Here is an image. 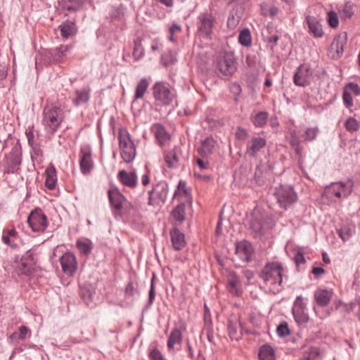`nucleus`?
<instances>
[{"mask_svg": "<svg viewBox=\"0 0 360 360\" xmlns=\"http://www.w3.org/2000/svg\"><path fill=\"white\" fill-rule=\"evenodd\" d=\"M283 271L282 264L273 262L267 263L260 274V277L269 288V291L273 293H276L280 290Z\"/></svg>", "mask_w": 360, "mask_h": 360, "instance_id": "f257e3e1", "label": "nucleus"}, {"mask_svg": "<svg viewBox=\"0 0 360 360\" xmlns=\"http://www.w3.org/2000/svg\"><path fill=\"white\" fill-rule=\"evenodd\" d=\"M64 114L58 106L46 105L43 110L41 123L45 131L51 134H54L62 123Z\"/></svg>", "mask_w": 360, "mask_h": 360, "instance_id": "f03ea898", "label": "nucleus"}, {"mask_svg": "<svg viewBox=\"0 0 360 360\" xmlns=\"http://www.w3.org/2000/svg\"><path fill=\"white\" fill-rule=\"evenodd\" d=\"M352 188L353 184L351 181L335 182L326 187L323 198L327 199L328 202H335L347 198L351 194Z\"/></svg>", "mask_w": 360, "mask_h": 360, "instance_id": "7ed1b4c3", "label": "nucleus"}, {"mask_svg": "<svg viewBox=\"0 0 360 360\" xmlns=\"http://www.w3.org/2000/svg\"><path fill=\"white\" fill-rule=\"evenodd\" d=\"M153 94L155 101L162 105H171L176 97L175 90L162 82H155L153 86Z\"/></svg>", "mask_w": 360, "mask_h": 360, "instance_id": "20e7f679", "label": "nucleus"}, {"mask_svg": "<svg viewBox=\"0 0 360 360\" xmlns=\"http://www.w3.org/2000/svg\"><path fill=\"white\" fill-rule=\"evenodd\" d=\"M119 146L123 160L127 163L132 162L136 156V148L129 132L123 128L119 131Z\"/></svg>", "mask_w": 360, "mask_h": 360, "instance_id": "39448f33", "label": "nucleus"}, {"mask_svg": "<svg viewBox=\"0 0 360 360\" xmlns=\"http://www.w3.org/2000/svg\"><path fill=\"white\" fill-rule=\"evenodd\" d=\"M13 268L18 275L30 276L34 273L35 262L32 253L27 251L20 259H15Z\"/></svg>", "mask_w": 360, "mask_h": 360, "instance_id": "423d86ee", "label": "nucleus"}, {"mask_svg": "<svg viewBox=\"0 0 360 360\" xmlns=\"http://www.w3.org/2000/svg\"><path fill=\"white\" fill-rule=\"evenodd\" d=\"M275 195L281 207L286 210L297 200V194L290 186H280L275 192Z\"/></svg>", "mask_w": 360, "mask_h": 360, "instance_id": "0eeeda50", "label": "nucleus"}, {"mask_svg": "<svg viewBox=\"0 0 360 360\" xmlns=\"http://www.w3.org/2000/svg\"><path fill=\"white\" fill-rule=\"evenodd\" d=\"M27 223L32 231L37 233H43L49 224L47 217L41 209H35L31 212Z\"/></svg>", "mask_w": 360, "mask_h": 360, "instance_id": "6e6552de", "label": "nucleus"}, {"mask_svg": "<svg viewBox=\"0 0 360 360\" xmlns=\"http://www.w3.org/2000/svg\"><path fill=\"white\" fill-rule=\"evenodd\" d=\"M20 163L21 150L18 146H15L8 155H6L3 160L4 172L7 174L15 172L18 170Z\"/></svg>", "mask_w": 360, "mask_h": 360, "instance_id": "1a4fd4ad", "label": "nucleus"}, {"mask_svg": "<svg viewBox=\"0 0 360 360\" xmlns=\"http://www.w3.org/2000/svg\"><path fill=\"white\" fill-rule=\"evenodd\" d=\"M108 195L110 203L116 214H121L122 210H127L131 207L118 188L115 187L110 188L108 191Z\"/></svg>", "mask_w": 360, "mask_h": 360, "instance_id": "9d476101", "label": "nucleus"}, {"mask_svg": "<svg viewBox=\"0 0 360 360\" xmlns=\"http://www.w3.org/2000/svg\"><path fill=\"white\" fill-rule=\"evenodd\" d=\"M216 63L217 70L224 76L231 75L236 70L235 58L231 53L227 52L219 56Z\"/></svg>", "mask_w": 360, "mask_h": 360, "instance_id": "9b49d317", "label": "nucleus"}, {"mask_svg": "<svg viewBox=\"0 0 360 360\" xmlns=\"http://www.w3.org/2000/svg\"><path fill=\"white\" fill-rule=\"evenodd\" d=\"M168 193V188L165 183L157 184L149 192L148 205L157 207L164 203Z\"/></svg>", "mask_w": 360, "mask_h": 360, "instance_id": "f8f14e48", "label": "nucleus"}, {"mask_svg": "<svg viewBox=\"0 0 360 360\" xmlns=\"http://www.w3.org/2000/svg\"><path fill=\"white\" fill-rule=\"evenodd\" d=\"M312 78V70L307 65H302L294 75L293 82L299 86H306L310 84Z\"/></svg>", "mask_w": 360, "mask_h": 360, "instance_id": "ddd939ff", "label": "nucleus"}, {"mask_svg": "<svg viewBox=\"0 0 360 360\" xmlns=\"http://www.w3.org/2000/svg\"><path fill=\"white\" fill-rule=\"evenodd\" d=\"M60 265L63 272L72 276L77 269V262L75 255L70 252H65L60 259Z\"/></svg>", "mask_w": 360, "mask_h": 360, "instance_id": "4468645a", "label": "nucleus"}, {"mask_svg": "<svg viewBox=\"0 0 360 360\" xmlns=\"http://www.w3.org/2000/svg\"><path fill=\"white\" fill-rule=\"evenodd\" d=\"M198 30L206 37H210L212 33L214 18L211 14L202 13L198 17Z\"/></svg>", "mask_w": 360, "mask_h": 360, "instance_id": "2eb2a0df", "label": "nucleus"}, {"mask_svg": "<svg viewBox=\"0 0 360 360\" xmlns=\"http://www.w3.org/2000/svg\"><path fill=\"white\" fill-rule=\"evenodd\" d=\"M79 155V166L82 174H89L93 169V161L90 149L88 148H82Z\"/></svg>", "mask_w": 360, "mask_h": 360, "instance_id": "dca6fc26", "label": "nucleus"}, {"mask_svg": "<svg viewBox=\"0 0 360 360\" xmlns=\"http://www.w3.org/2000/svg\"><path fill=\"white\" fill-rule=\"evenodd\" d=\"M186 330V326L182 325L179 328H174L167 340V347L169 350L174 349L176 345H180L182 342V333Z\"/></svg>", "mask_w": 360, "mask_h": 360, "instance_id": "f3484780", "label": "nucleus"}, {"mask_svg": "<svg viewBox=\"0 0 360 360\" xmlns=\"http://www.w3.org/2000/svg\"><path fill=\"white\" fill-rule=\"evenodd\" d=\"M252 252V246L249 242L243 240L236 244V253L241 259L248 262L250 259Z\"/></svg>", "mask_w": 360, "mask_h": 360, "instance_id": "a211bd4d", "label": "nucleus"}, {"mask_svg": "<svg viewBox=\"0 0 360 360\" xmlns=\"http://www.w3.org/2000/svg\"><path fill=\"white\" fill-rule=\"evenodd\" d=\"M174 199H176L181 203L190 202L191 200V195L189 189L186 187V184L184 181L181 180L179 182L177 189L174 193Z\"/></svg>", "mask_w": 360, "mask_h": 360, "instance_id": "6ab92c4d", "label": "nucleus"}, {"mask_svg": "<svg viewBox=\"0 0 360 360\" xmlns=\"http://www.w3.org/2000/svg\"><path fill=\"white\" fill-rule=\"evenodd\" d=\"M266 146V140L259 136L252 137L247 145V153L251 156H256L257 153Z\"/></svg>", "mask_w": 360, "mask_h": 360, "instance_id": "aec40b11", "label": "nucleus"}, {"mask_svg": "<svg viewBox=\"0 0 360 360\" xmlns=\"http://www.w3.org/2000/svg\"><path fill=\"white\" fill-rule=\"evenodd\" d=\"M151 131L161 146L166 145L170 139V135L166 131L165 127L160 124H154L151 127Z\"/></svg>", "mask_w": 360, "mask_h": 360, "instance_id": "412c9836", "label": "nucleus"}, {"mask_svg": "<svg viewBox=\"0 0 360 360\" xmlns=\"http://www.w3.org/2000/svg\"><path fill=\"white\" fill-rule=\"evenodd\" d=\"M171 240L172 243V246L176 250H182L186 245L185 236L183 233H181L176 228H174L170 231Z\"/></svg>", "mask_w": 360, "mask_h": 360, "instance_id": "4be33fe9", "label": "nucleus"}, {"mask_svg": "<svg viewBox=\"0 0 360 360\" xmlns=\"http://www.w3.org/2000/svg\"><path fill=\"white\" fill-rule=\"evenodd\" d=\"M120 181L124 186L134 188L137 184V178L134 172H127L125 170H121L117 174Z\"/></svg>", "mask_w": 360, "mask_h": 360, "instance_id": "5701e85b", "label": "nucleus"}, {"mask_svg": "<svg viewBox=\"0 0 360 360\" xmlns=\"http://www.w3.org/2000/svg\"><path fill=\"white\" fill-rule=\"evenodd\" d=\"M306 21L308 25L309 32L314 37H321L323 34L322 26L319 21L314 16L308 15L306 17Z\"/></svg>", "mask_w": 360, "mask_h": 360, "instance_id": "b1692460", "label": "nucleus"}, {"mask_svg": "<svg viewBox=\"0 0 360 360\" xmlns=\"http://www.w3.org/2000/svg\"><path fill=\"white\" fill-rule=\"evenodd\" d=\"M63 38L68 39L74 36L77 32V27L75 22L70 20H65L58 27Z\"/></svg>", "mask_w": 360, "mask_h": 360, "instance_id": "393cba45", "label": "nucleus"}, {"mask_svg": "<svg viewBox=\"0 0 360 360\" xmlns=\"http://www.w3.org/2000/svg\"><path fill=\"white\" fill-rule=\"evenodd\" d=\"M86 0H59L58 3L63 10L69 13L79 11Z\"/></svg>", "mask_w": 360, "mask_h": 360, "instance_id": "a878e982", "label": "nucleus"}, {"mask_svg": "<svg viewBox=\"0 0 360 360\" xmlns=\"http://www.w3.org/2000/svg\"><path fill=\"white\" fill-rule=\"evenodd\" d=\"M333 296V292L328 290L319 289L314 293V298L319 306H327Z\"/></svg>", "mask_w": 360, "mask_h": 360, "instance_id": "bb28decb", "label": "nucleus"}, {"mask_svg": "<svg viewBox=\"0 0 360 360\" xmlns=\"http://www.w3.org/2000/svg\"><path fill=\"white\" fill-rule=\"evenodd\" d=\"M72 49V45H60L50 51L53 59L56 62H61L67 53Z\"/></svg>", "mask_w": 360, "mask_h": 360, "instance_id": "cd10ccee", "label": "nucleus"}, {"mask_svg": "<svg viewBox=\"0 0 360 360\" xmlns=\"http://www.w3.org/2000/svg\"><path fill=\"white\" fill-rule=\"evenodd\" d=\"M45 186L50 190L53 189L57 183L56 169L53 165H49L45 172Z\"/></svg>", "mask_w": 360, "mask_h": 360, "instance_id": "c85d7f7f", "label": "nucleus"}, {"mask_svg": "<svg viewBox=\"0 0 360 360\" xmlns=\"http://www.w3.org/2000/svg\"><path fill=\"white\" fill-rule=\"evenodd\" d=\"M258 357L259 360H275V351L270 345H264L259 348Z\"/></svg>", "mask_w": 360, "mask_h": 360, "instance_id": "c756f323", "label": "nucleus"}, {"mask_svg": "<svg viewBox=\"0 0 360 360\" xmlns=\"http://www.w3.org/2000/svg\"><path fill=\"white\" fill-rule=\"evenodd\" d=\"M90 88L86 87L82 90L75 91V98L73 99V103L75 105H79L82 103H86L89 99Z\"/></svg>", "mask_w": 360, "mask_h": 360, "instance_id": "7c9ffc66", "label": "nucleus"}, {"mask_svg": "<svg viewBox=\"0 0 360 360\" xmlns=\"http://www.w3.org/2000/svg\"><path fill=\"white\" fill-rule=\"evenodd\" d=\"M217 145L216 141L212 137H207L202 143L200 152L205 155L211 154Z\"/></svg>", "mask_w": 360, "mask_h": 360, "instance_id": "2f4dec72", "label": "nucleus"}, {"mask_svg": "<svg viewBox=\"0 0 360 360\" xmlns=\"http://www.w3.org/2000/svg\"><path fill=\"white\" fill-rule=\"evenodd\" d=\"M185 204L180 203L172 212L171 216L172 219L176 222L182 223L185 219Z\"/></svg>", "mask_w": 360, "mask_h": 360, "instance_id": "473e14b6", "label": "nucleus"}, {"mask_svg": "<svg viewBox=\"0 0 360 360\" xmlns=\"http://www.w3.org/2000/svg\"><path fill=\"white\" fill-rule=\"evenodd\" d=\"M31 334L30 330L25 326H22L18 328V330L14 332L11 335L10 339L12 341H19L25 340Z\"/></svg>", "mask_w": 360, "mask_h": 360, "instance_id": "72a5a7b5", "label": "nucleus"}, {"mask_svg": "<svg viewBox=\"0 0 360 360\" xmlns=\"http://www.w3.org/2000/svg\"><path fill=\"white\" fill-rule=\"evenodd\" d=\"M239 284L240 282L238 277L233 274H230L229 276L227 287L232 294L236 295L240 294Z\"/></svg>", "mask_w": 360, "mask_h": 360, "instance_id": "f704fd0d", "label": "nucleus"}, {"mask_svg": "<svg viewBox=\"0 0 360 360\" xmlns=\"http://www.w3.org/2000/svg\"><path fill=\"white\" fill-rule=\"evenodd\" d=\"M76 246L81 254L88 255L92 250V243L89 239L77 240Z\"/></svg>", "mask_w": 360, "mask_h": 360, "instance_id": "c9c22d12", "label": "nucleus"}, {"mask_svg": "<svg viewBox=\"0 0 360 360\" xmlns=\"http://www.w3.org/2000/svg\"><path fill=\"white\" fill-rule=\"evenodd\" d=\"M149 86V82L147 79L143 78L138 83L136 91H135V99H139L143 98L146 90L148 89Z\"/></svg>", "mask_w": 360, "mask_h": 360, "instance_id": "e433bc0d", "label": "nucleus"}, {"mask_svg": "<svg viewBox=\"0 0 360 360\" xmlns=\"http://www.w3.org/2000/svg\"><path fill=\"white\" fill-rule=\"evenodd\" d=\"M293 316L298 324H304L308 322L309 318L306 309H293Z\"/></svg>", "mask_w": 360, "mask_h": 360, "instance_id": "4c0bfd02", "label": "nucleus"}, {"mask_svg": "<svg viewBox=\"0 0 360 360\" xmlns=\"http://www.w3.org/2000/svg\"><path fill=\"white\" fill-rule=\"evenodd\" d=\"M340 18L346 20L350 18L354 14L352 5L349 3L345 4L338 9Z\"/></svg>", "mask_w": 360, "mask_h": 360, "instance_id": "58836bf2", "label": "nucleus"}, {"mask_svg": "<svg viewBox=\"0 0 360 360\" xmlns=\"http://www.w3.org/2000/svg\"><path fill=\"white\" fill-rule=\"evenodd\" d=\"M354 231V227L352 225L345 226L341 227L338 230V233L339 236L342 239V240H347L353 234Z\"/></svg>", "mask_w": 360, "mask_h": 360, "instance_id": "ea45409f", "label": "nucleus"}, {"mask_svg": "<svg viewBox=\"0 0 360 360\" xmlns=\"http://www.w3.org/2000/svg\"><path fill=\"white\" fill-rule=\"evenodd\" d=\"M165 160L169 167H176L179 160L176 149L172 151L165 153Z\"/></svg>", "mask_w": 360, "mask_h": 360, "instance_id": "a19ab883", "label": "nucleus"}, {"mask_svg": "<svg viewBox=\"0 0 360 360\" xmlns=\"http://www.w3.org/2000/svg\"><path fill=\"white\" fill-rule=\"evenodd\" d=\"M239 42L245 46H249L252 42V37L249 30H243L238 37Z\"/></svg>", "mask_w": 360, "mask_h": 360, "instance_id": "79ce46f5", "label": "nucleus"}, {"mask_svg": "<svg viewBox=\"0 0 360 360\" xmlns=\"http://www.w3.org/2000/svg\"><path fill=\"white\" fill-rule=\"evenodd\" d=\"M345 127L349 132H354L359 129L360 122L354 117H349L345 122Z\"/></svg>", "mask_w": 360, "mask_h": 360, "instance_id": "37998d69", "label": "nucleus"}, {"mask_svg": "<svg viewBox=\"0 0 360 360\" xmlns=\"http://www.w3.org/2000/svg\"><path fill=\"white\" fill-rule=\"evenodd\" d=\"M268 114L266 112H259L253 117L252 122L256 127H262L266 123Z\"/></svg>", "mask_w": 360, "mask_h": 360, "instance_id": "c03bdc74", "label": "nucleus"}, {"mask_svg": "<svg viewBox=\"0 0 360 360\" xmlns=\"http://www.w3.org/2000/svg\"><path fill=\"white\" fill-rule=\"evenodd\" d=\"M346 39L347 34L346 33H343L342 34L339 35V37L333 41L332 46L336 47V51L338 53L343 52V45L346 41Z\"/></svg>", "mask_w": 360, "mask_h": 360, "instance_id": "a18cd8bd", "label": "nucleus"}, {"mask_svg": "<svg viewBox=\"0 0 360 360\" xmlns=\"http://www.w3.org/2000/svg\"><path fill=\"white\" fill-rule=\"evenodd\" d=\"M240 22V17L233 11L231 12L227 20V27L234 30Z\"/></svg>", "mask_w": 360, "mask_h": 360, "instance_id": "49530a36", "label": "nucleus"}, {"mask_svg": "<svg viewBox=\"0 0 360 360\" xmlns=\"http://www.w3.org/2000/svg\"><path fill=\"white\" fill-rule=\"evenodd\" d=\"M228 330H229V335L231 339L232 340H236L240 338L241 335L240 333L238 332L237 327L235 324H233L232 322H230L228 325Z\"/></svg>", "mask_w": 360, "mask_h": 360, "instance_id": "de8ad7c7", "label": "nucleus"}, {"mask_svg": "<svg viewBox=\"0 0 360 360\" xmlns=\"http://www.w3.org/2000/svg\"><path fill=\"white\" fill-rule=\"evenodd\" d=\"M328 22L331 27H338L339 20L336 12L331 11L328 13Z\"/></svg>", "mask_w": 360, "mask_h": 360, "instance_id": "09e8293b", "label": "nucleus"}, {"mask_svg": "<svg viewBox=\"0 0 360 360\" xmlns=\"http://www.w3.org/2000/svg\"><path fill=\"white\" fill-rule=\"evenodd\" d=\"M17 235V232L15 229H12L10 230H4L3 231L2 240L6 245H10L11 240L10 238H15Z\"/></svg>", "mask_w": 360, "mask_h": 360, "instance_id": "8fccbe9b", "label": "nucleus"}, {"mask_svg": "<svg viewBox=\"0 0 360 360\" xmlns=\"http://www.w3.org/2000/svg\"><path fill=\"white\" fill-rule=\"evenodd\" d=\"M319 132L318 127H310L306 129L304 132L305 140L312 141L315 139Z\"/></svg>", "mask_w": 360, "mask_h": 360, "instance_id": "3c124183", "label": "nucleus"}, {"mask_svg": "<svg viewBox=\"0 0 360 360\" xmlns=\"http://www.w3.org/2000/svg\"><path fill=\"white\" fill-rule=\"evenodd\" d=\"M345 90H346L349 94H351L352 95L355 96L360 95V87L356 84H354V83L348 84L345 86Z\"/></svg>", "mask_w": 360, "mask_h": 360, "instance_id": "603ef678", "label": "nucleus"}, {"mask_svg": "<svg viewBox=\"0 0 360 360\" xmlns=\"http://www.w3.org/2000/svg\"><path fill=\"white\" fill-rule=\"evenodd\" d=\"M181 31V27L177 24H173L169 29V40L171 41H175L176 39L174 38L175 34L180 33Z\"/></svg>", "mask_w": 360, "mask_h": 360, "instance_id": "864d4df0", "label": "nucleus"}, {"mask_svg": "<svg viewBox=\"0 0 360 360\" xmlns=\"http://www.w3.org/2000/svg\"><path fill=\"white\" fill-rule=\"evenodd\" d=\"M277 333L280 337H285L290 335V330L287 323H281L277 328Z\"/></svg>", "mask_w": 360, "mask_h": 360, "instance_id": "5fc2aeb1", "label": "nucleus"}, {"mask_svg": "<svg viewBox=\"0 0 360 360\" xmlns=\"http://www.w3.org/2000/svg\"><path fill=\"white\" fill-rule=\"evenodd\" d=\"M143 55V49L139 42H135L133 56L135 60H139Z\"/></svg>", "mask_w": 360, "mask_h": 360, "instance_id": "6e6d98bb", "label": "nucleus"}, {"mask_svg": "<svg viewBox=\"0 0 360 360\" xmlns=\"http://www.w3.org/2000/svg\"><path fill=\"white\" fill-rule=\"evenodd\" d=\"M342 98H343L345 105L347 108H351L353 106V95H352L351 94H349L348 91H347L345 89H344V92H343Z\"/></svg>", "mask_w": 360, "mask_h": 360, "instance_id": "4d7b16f0", "label": "nucleus"}, {"mask_svg": "<svg viewBox=\"0 0 360 360\" xmlns=\"http://www.w3.org/2000/svg\"><path fill=\"white\" fill-rule=\"evenodd\" d=\"M306 309V303L302 296H298L295 302L293 309Z\"/></svg>", "mask_w": 360, "mask_h": 360, "instance_id": "13d9d810", "label": "nucleus"}, {"mask_svg": "<svg viewBox=\"0 0 360 360\" xmlns=\"http://www.w3.org/2000/svg\"><path fill=\"white\" fill-rule=\"evenodd\" d=\"M149 356L151 360H166L161 352L157 349H153L150 352Z\"/></svg>", "mask_w": 360, "mask_h": 360, "instance_id": "bf43d9fd", "label": "nucleus"}, {"mask_svg": "<svg viewBox=\"0 0 360 360\" xmlns=\"http://www.w3.org/2000/svg\"><path fill=\"white\" fill-rule=\"evenodd\" d=\"M236 136L238 139L244 141L248 137V131L242 127H238L236 131Z\"/></svg>", "mask_w": 360, "mask_h": 360, "instance_id": "052dcab7", "label": "nucleus"}, {"mask_svg": "<svg viewBox=\"0 0 360 360\" xmlns=\"http://www.w3.org/2000/svg\"><path fill=\"white\" fill-rule=\"evenodd\" d=\"M320 355V350L317 347H311L309 349V352L308 356L311 359H314L316 357Z\"/></svg>", "mask_w": 360, "mask_h": 360, "instance_id": "680f3d73", "label": "nucleus"}, {"mask_svg": "<svg viewBox=\"0 0 360 360\" xmlns=\"http://www.w3.org/2000/svg\"><path fill=\"white\" fill-rule=\"evenodd\" d=\"M134 288L132 283H129L127 284L125 288V293L128 296H133Z\"/></svg>", "mask_w": 360, "mask_h": 360, "instance_id": "e2e57ef3", "label": "nucleus"}, {"mask_svg": "<svg viewBox=\"0 0 360 360\" xmlns=\"http://www.w3.org/2000/svg\"><path fill=\"white\" fill-rule=\"evenodd\" d=\"M311 272L315 276L319 277L323 274L325 271L322 267H314Z\"/></svg>", "mask_w": 360, "mask_h": 360, "instance_id": "0e129e2a", "label": "nucleus"}, {"mask_svg": "<svg viewBox=\"0 0 360 360\" xmlns=\"http://www.w3.org/2000/svg\"><path fill=\"white\" fill-rule=\"evenodd\" d=\"M295 260L297 264H302L305 262L304 257L302 253L298 252L295 256Z\"/></svg>", "mask_w": 360, "mask_h": 360, "instance_id": "69168bd1", "label": "nucleus"}, {"mask_svg": "<svg viewBox=\"0 0 360 360\" xmlns=\"http://www.w3.org/2000/svg\"><path fill=\"white\" fill-rule=\"evenodd\" d=\"M196 162L200 169H207L208 167L207 162H205L201 159H198Z\"/></svg>", "mask_w": 360, "mask_h": 360, "instance_id": "338daca9", "label": "nucleus"}, {"mask_svg": "<svg viewBox=\"0 0 360 360\" xmlns=\"http://www.w3.org/2000/svg\"><path fill=\"white\" fill-rule=\"evenodd\" d=\"M141 183L143 186H147L150 183V178L147 174H145L141 177Z\"/></svg>", "mask_w": 360, "mask_h": 360, "instance_id": "774afa93", "label": "nucleus"}]
</instances>
